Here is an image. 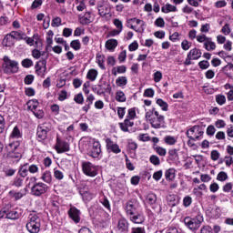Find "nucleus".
Returning <instances> with one entry per match:
<instances>
[{
  "label": "nucleus",
  "instance_id": "51",
  "mask_svg": "<svg viewBox=\"0 0 233 233\" xmlns=\"http://www.w3.org/2000/svg\"><path fill=\"white\" fill-rule=\"evenodd\" d=\"M113 24L115 25L116 30L123 32V22L119 20V18L114 19Z\"/></svg>",
  "mask_w": 233,
  "mask_h": 233
},
{
  "label": "nucleus",
  "instance_id": "49",
  "mask_svg": "<svg viewBox=\"0 0 233 233\" xmlns=\"http://www.w3.org/2000/svg\"><path fill=\"white\" fill-rule=\"evenodd\" d=\"M218 181H227L228 179V175L225 171H220L217 176Z\"/></svg>",
  "mask_w": 233,
  "mask_h": 233
},
{
  "label": "nucleus",
  "instance_id": "61",
  "mask_svg": "<svg viewBox=\"0 0 233 233\" xmlns=\"http://www.w3.org/2000/svg\"><path fill=\"white\" fill-rule=\"evenodd\" d=\"M100 203L105 207V208H107V210H110V201H108V198L106 197H104L102 199H100Z\"/></svg>",
  "mask_w": 233,
  "mask_h": 233
},
{
  "label": "nucleus",
  "instance_id": "23",
  "mask_svg": "<svg viewBox=\"0 0 233 233\" xmlns=\"http://www.w3.org/2000/svg\"><path fill=\"white\" fill-rule=\"evenodd\" d=\"M197 41L198 43H204V46H207V45H211V48H213L214 44H212V38L208 37L207 35H197Z\"/></svg>",
  "mask_w": 233,
  "mask_h": 233
},
{
  "label": "nucleus",
  "instance_id": "2",
  "mask_svg": "<svg viewBox=\"0 0 233 233\" xmlns=\"http://www.w3.org/2000/svg\"><path fill=\"white\" fill-rule=\"evenodd\" d=\"M25 228L29 233H39L41 231V218L36 213H30L27 218Z\"/></svg>",
  "mask_w": 233,
  "mask_h": 233
},
{
  "label": "nucleus",
  "instance_id": "45",
  "mask_svg": "<svg viewBox=\"0 0 233 233\" xmlns=\"http://www.w3.org/2000/svg\"><path fill=\"white\" fill-rule=\"evenodd\" d=\"M157 105H158L164 112H168V103L165 102L163 99L158 98Z\"/></svg>",
  "mask_w": 233,
  "mask_h": 233
},
{
  "label": "nucleus",
  "instance_id": "27",
  "mask_svg": "<svg viewBox=\"0 0 233 233\" xmlns=\"http://www.w3.org/2000/svg\"><path fill=\"white\" fill-rule=\"evenodd\" d=\"M4 214H5L7 219H19L21 216V213H18L15 209L10 211L4 210Z\"/></svg>",
  "mask_w": 233,
  "mask_h": 233
},
{
  "label": "nucleus",
  "instance_id": "32",
  "mask_svg": "<svg viewBox=\"0 0 233 233\" xmlns=\"http://www.w3.org/2000/svg\"><path fill=\"white\" fill-rule=\"evenodd\" d=\"M130 221H132V223H137L139 225L141 223H144L145 217L141 214L130 215Z\"/></svg>",
  "mask_w": 233,
  "mask_h": 233
},
{
  "label": "nucleus",
  "instance_id": "15",
  "mask_svg": "<svg viewBox=\"0 0 233 233\" xmlns=\"http://www.w3.org/2000/svg\"><path fill=\"white\" fill-rule=\"evenodd\" d=\"M68 216L74 221V223H79V221H81V211L76 209V207L69 208Z\"/></svg>",
  "mask_w": 233,
  "mask_h": 233
},
{
  "label": "nucleus",
  "instance_id": "38",
  "mask_svg": "<svg viewBox=\"0 0 233 233\" xmlns=\"http://www.w3.org/2000/svg\"><path fill=\"white\" fill-rule=\"evenodd\" d=\"M14 36H12V33L6 35V36L4 38L3 43L5 46H14Z\"/></svg>",
  "mask_w": 233,
  "mask_h": 233
},
{
  "label": "nucleus",
  "instance_id": "21",
  "mask_svg": "<svg viewBox=\"0 0 233 233\" xmlns=\"http://www.w3.org/2000/svg\"><path fill=\"white\" fill-rule=\"evenodd\" d=\"M117 230L121 233H128V221L125 218L118 220Z\"/></svg>",
  "mask_w": 233,
  "mask_h": 233
},
{
  "label": "nucleus",
  "instance_id": "41",
  "mask_svg": "<svg viewBox=\"0 0 233 233\" xmlns=\"http://www.w3.org/2000/svg\"><path fill=\"white\" fill-rule=\"evenodd\" d=\"M42 181L50 185L52 183V173L50 171H45L41 177Z\"/></svg>",
  "mask_w": 233,
  "mask_h": 233
},
{
  "label": "nucleus",
  "instance_id": "8",
  "mask_svg": "<svg viewBox=\"0 0 233 233\" xmlns=\"http://www.w3.org/2000/svg\"><path fill=\"white\" fill-rule=\"evenodd\" d=\"M52 130V126L50 124H40L37 127L36 136L38 140L45 141L48 137V132Z\"/></svg>",
  "mask_w": 233,
  "mask_h": 233
},
{
  "label": "nucleus",
  "instance_id": "64",
  "mask_svg": "<svg viewBox=\"0 0 233 233\" xmlns=\"http://www.w3.org/2000/svg\"><path fill=\"white\" fill-rule=\"evenodd\" d=\"M127 117V119H135V117H136V109L135 108L128 109Z\"/></svg>",
  "mask_w": 233,
  "mask_h": 233
},
{
  "label": "nucleus",
  "instance_id": "31",
  "mask_svg": "<svg viewBox=\"0 0 233 233\" xmlns=\"http://www.w3.org/2000/svg\"><path fill=\"white\" fill-rule=\"evenodd\" d=\"M167 201L169 207H176L179 203L178 197L177 195H168L167 197Z\"/></svg>",
  "mask_w": 233,
  "mask_h": 233
},
{
  "label": "nucleus",
  "instance_id": "17",
  "mask_svg": "<svg viewBox=\"0 0 233 233\" xmlns=\"http://www.w3.org/2000/svg\"><path fill=\"white\" fill-rule=\"evenodd\" d=\"M79 23L84 25H90V23H94V16L92 13L87 11L84 14V15L79 17Z\"/></svg>",
  "mask_w": 233,
  "mask_h": 233
},
{
  "label": "nucleus",
  "instance_id": "20",
  "mask_svg": "<svg viewBox=\"0 0 233 233\" xmlns=\"http://www.w3.org/2000/svg\"><path fill=\"white\" fill-rule=\"evenodd\" d=\"M157 202V196H156V194L148 193L146 196V203L147 205H150V207H152V208H156V207H157V205L156 204Z\"/></svg>",
  "mask_w": 233,
  "mask_h": 233
},
{
  "label": "nucleus",
  "instance_id": "44",
  "mask_svg": "<svg viewBox=\"0 0 233 233\" xmlns=\"http://www.w3.org/2000/svg\"><path fill=\"white\" fill-rule=\"evenodd\" d=\"M86 77L90 80V81H96V79H97V70L96 69H90L87 72Z\"/></svg>",
  "mask_w": 233,
  "mask_h": 233
},
{
  "label": "nucleus",
  "instance_id": "59",
  "mask_svg": "<svg viewBox=\"0 0 233 233\" xmlns=\"http://www.w3.org/2000/svg\"><path fill=\"white\" fill-rule=\"evenodd\" d=\"M220 156H221V154H219V151H218V150L211 151L210 157H211L212 161H218V159H219Z\"/></svg>",
  "mask_w": 233,
  "mask_h": 233
},
{
  "label": "nucleus",
  "instance_id": "14",
  "mask_svg": "<svg viewBox=\"0 0 233 233\" xmlns=\"http://www.w3.org/2000/svg\"><path fill=\"white\" fill-rule=\"evenodd\" d=\"M99 154H101V144L99 141L94 140L89 151V156H91V157H99Z\"/></svg>",
  "mask_w": 233,
  "mask_h": 233
},
{
  "label": "nucleus",
  "instance_id": "6",
  "mask_svg": "<svg viewBox=\"0 0 233 233\" xmlns=\"http://www.w3.org/2000/svg\"><path fill=\"white\" fill-rule=\"evenodd\" d=\"M127 25L131 30L143 34L145 32V21L136 17L127 20Z\"/></svg>",
  "mask_w": 233,
  "mask_h": 233
},
{
  "label": "nucleus",
  "instance_id": "62",
  "mask_svg": "<svg viewBox=\"0 0 233 233\" xmlns=\"http://www.w3.org/2000/svg\"><path fill=\"white\" fill-rule=\"evenodd\" d=\"M11 136L12 137H15L16 139L19 138L21 137V131L19 130V127H15Z\"/></svg>",
  "mask_w": 233,
  "mask_h": 233
},
{
  "label": "nucleus",
  "instance_id": "12",
  "mask_svg": "<svg viewBox=\"0 0 233 233\" xmlns=\"http://www.w3.org/2000/svg\"><path fill=\"white\" fill-rule=\"evenodd\" d=\"M35 74L39 76V77H45V74H46V60H42L37 62L35 66Z\"/></svg>",
  "mask_w": 233,
  "mask_h": 233
},
{
  "label": "nucleus",
  "instance_id": "26",
  "mask_svg": "<svg viewBox=\"0 0 233 233\" xmlns=\"http://www.w3.org/2000/svg\"><path fill=\"white\" fill-rule=\"evenodd\" d=\"M201 50L200 49H198V48H193L191 49L187 56L193 60V61H198V59H199V57H201Z\"/></svg>",
  "mask_w": 233,
  "mask_h": 233
},
{
  "label": "nucleus",
  "instance_id": "48",
  "mask_svg": "<svg viewBox=\"0 0 233 233\" xmlns=\"http://www.w3.org/2000/svg\"><path fill=\"white\" fill-rule=\"evenodd\" d=\"M149 161H150V163H152V165H155V167L161 165V160L159 159V157H157L156 155H152L149 157Z\"/></svg>",
  "mask_w": 233,
  "mask_h": 233
},
{
  "label": "nucleus",
  "instance_id": "9",
  "mask_svg": "<svg viewBox=\"0 0 233 233\" xmlns=\"http://www.w3.org/2000/svg\"><path fill=\"white\" fill-rule=\"evenodd\" d=\"M82 170L89 177H96L97 176V167L92 164V162H83Z\"/></svg>",
  "mask_w": 233,
  "mask_h": 233
},
{
  "label": "nucleus",
  "instance_id": "22",
  "mask_svg": "<svg viewBox=\"0 0 233 233\" xmlns=\"http://www.w3.org/2000/svg\"><path fill=\"white\" fill-rule=\"evenodd\" d=\"M25 191H26V188L22 189L18 192H16L15 190H11L9 191V197L15 199V201H18V199H21L23 197L26 196V193Z\"/></svg>",
  "mask_w": 233,
  "mask_h": 233
},
{
  "label": "nucleus",
  "instance_id": "43",
  "mask_svg": "<svg viewBox=\"0 0 233 233\" xmlns=\"http://www.w3.org/2000/svg\"><path fill=\"white\" fill-rule=\"evenodd\" d=\"M96 63L98 65V66L102 69L105 70V56L103 55H96Z\"/></svg>",
  "mask_w": 233,
  "mask_h": 233
},
{
  "label": "nucleus",
  "instance_id": "60",
  "mask_svg": "<svg viewBox=\"0 0 233 233\" xmlns=\"http://www.w3.org/2000/svg\"><path fill=\"white\" fill-rule=\"evenodd\" d=\"M77 1V6L76 9L78 10V12H83V10H85V8H86V5H85V0H76Z\"/></svg>",
  "mask_w": 233,
  "mask_h": 233
},
{
  "label": "nucleus",
  "instance_id": "25",
  "mask_svg": "<svg viewBox=\"0 0 233 233\" xmlns=\"http://www.w3.org/2000/svg\"><path fill=\"white\" fill-rule=\"evenodd\" d=\"M11 35L14 39H16V41H25V39H26V33L21 30L12 31Z\"/></svg>",
  "mask_w": 233,
  "mask_h": 233
},
{
  "label": "nucleus",
  "instance_id": "29",
  "mask_svg": "<svg viewBox=\"0 0 233 233\" xmlns=\"http://www.w3.org/2000/svg\"><path fill=\"white\" fill-rule=\"evenodd\" d=\"M96 99V96H94V95H89L86 99V106H84L82 107V109L84 110V112H88V110H90V106H92V104L94 103V100Z\"/></svg>",
  "mask_w": 233,
  "mask_h": 233
},
{
  "label": "nucleus",
  "instance_id": "53",
  "mask_svg": "<svg viewBox=\"0 0 233 233\" xmlns=\"http://www.w3.org/2000/svg\"><path fill=\"white\" fill-rule=\"evenodd\" d=\"M216 101L218 103V105H225V103H227V97L225 96V95H218L216 96Z\"/></svg>",
  "mask_w": 233,
  "mask_h": 233
},
{
  "label": "nucleus",
  "instance_id": "1",
  "mask_svg": "<svg viewBox=\"0 0 233 233\" xmlns=\"http://www.w3.org/2000/svg\"><path fill=\"white\" fill-rule=\"evenodd\" d=\"M145 118L152 128H163L165 127V116L159 115V112L154 107L146 112Z\"/></svg>",
  "mask_w": 233,
  "mask_h": 233
},
{
  "label": "nucleus",
  "instance_id": "39",
  "mask_svg": "<svg viewBox=\"0 0 233 233\" xmlns=\"http://www.w3.org/2000/svg\"><path fill=\"white\" fill-rule=\"evenodd\" d=\"M111 72L113 76H117V74H125L127 72V66H118L116 67H113Z\"/></svg>",
  "mask_w": 233,
  "mask_h": 233
},
{
  "label": "nucleus",
  "instance_id": "54",
  "mask_svg": "<svg viewBox=\"0 0 233 233\" xmlns=\"http://www.w3.org/2000/svg\"><path fill=\"white\" fill-rule=\"evenodd\" d=\"M192 205V197L190 196H186L183 198V206L187 208V207H190Z\"/></svg>",
  "mask_w": 233,
  "mask_h": 233
},
{
  "label": "nucleus",
  "instance_id": "4",
  "mask_svg": "<svg viewBox=\"0 0 233 233\" xmlns=\"http://www.w3.org/2000/svg\"><path fill=\"white\" fill-rule=\"evenodd\" d=\"M20 147L21 143L19 141L9 143L6 147L7 157L10 159H17V161H19V158L22 157Z\"/></svg>",
  "mask_w": 233,
  "mask_h": 233
},
{
  "label": "nucleus",
  "instance_id": "30",
  "mask_svg": "<svg viewBox=\"0 0 233 233\" xmlns=\"http://www.w3.org/2000/svg\"><path fill=\"white\" fill-rule=\"evenodd\" d=\"M161 12L163 14H170V12H177V7L172 5V4L167 3L164 6L161 7Z\"/></svg>",
  "mask_w": 233,
  "mask_h": 233
},
{
  "label": "nucleus",
  "instance_id": "57",
  "mask_svg": "<svg viewBox=\"0 0 233 233\" xmlns=\"http://www.w3.org/2000/svg\"><path fill=\"white\" fill-rule=\"evenodd\" d=\"M190 46H192V43L188 42V40H183L181 43L182 50H190Z\"/></svg>",
  "mask_w": 233,
  "mask_h": 233
},
{
  "label": "nucleus",
  "instance_id": "28",
  "mask_svg": "<svg viewBox=\"0 0 233 233\" xmlns=\"http://www.w3.org/2000/svg\"><path fill=\"white\" fill-rule=\"evenodd\" d=\"M25 183V178L20 176H16L11 182V187H15V188H21Z\"/></svg>",
  "mask_w": 233,
  "mask_h": 233
},
{
  "label": "nucleus",
  "instance_id": "63",
  "mask_svg": "<svg viewBox=\"0 0 233 233\" xmlns=\"http://www.w3.org/2000/svg\"><path fill=\"white\" fill-rule=\"evenodd\" d=\"M168 154L171 157V159H177L179 155L177 154V149H169Z\"/></svg>",
  "mask_w": 233,
  "mask_h": 233
},
{
  "label": "nucleus",
  "instance_id": "33",
  "mask_svg": "<svg viewBox=\"0 0 233 233\" xmlns=\"http://www.w3.org/2000/svg\"><path fill=\"white\" fill-rule=\"evenodd\" d=\"M116 47H117V41L116 39H109L106 42V48L110 52H113V50H116Z\"/></svg>",
  "mask_w": 233,
  "mask_h": 233
},
{
  "label": "nucleus",
  "instance_id": "19",
  "mask_svg": "<svg viewBox=\"0 0 233 233\" xmlns=\"http://www.w3.org/2000/svg\"><path fill=\"white\" fill-rule=\"evenodd\" d=\"M97 10L101 17H105V15H108V14H110V6L104 3L98 4Z\"/></svg>",
  "mask_w": 233,
  "mask_h": 233
},
{
  "label": "nucleus",
  "instance_id": "34",
  "mask_svg": "<svg viewBox=\"0 0 233 233\" xmlns=\"http://www.w3.org/2000/svg\"><path fill=\"white\" fill-rule=\"evenodd\" d=\"M28 164L23 165L18 170V176L25 179L28 176Z\"/></svg>",
  "mask_w": 233,
  "mask_h": 233
},
{
  "label": "nucleus",
  "instance_id": "16",
  "mask_svg": "<svg viewBox=\"0 0 233 233\" xmlns=\"http://www.w3.org/2000/svg\"><path fill=\"white\" fill-rule=\"evenodd\" d=\"M206 215L208 218H211V219H214L216 218H219L221 216V209L218 207H209L207 211Z\"/></svg>",
  "mask_w": 233,
  "mask_h": 233
},
{
  "label": "nucleus",
  "instance_id": "18",
  "mask_svg": "<svg viewBox=\"0 0 233 233\" xmlns=\"http://www.w3.org/2000/svg\"><path fill=\"white\" fill-rule=\"evenodd\" d=\"M106 148L107 150H111L114 154H120L121 148L117 144H114V141L110 138L106 139Z\"/></svg>",
  "mask_w": 233,
  "mask_h": 233
},
{
  "label": "nucleus",
  "instance_id": "13",
  "mask_svg": "<svg viewBox=\"0 0 233 233\" xmlns=\"http://www.w3.org/2000/svg\"><path fill=\"white\" fill-rule=\"evenodd\" d=\"M125 210L127 216H134L137 210V203L136 200L127 201L126 203Z\"/></svg>",
  "mask_w": 233,
  "mask_h": 233
},
{
  "label": "nucleus",
  "instance_id": "24",
  "mask_svg": "<svg viewBox=\"0 0 233 233\" xmlns=\"http://www.w3.org/2000/svg\"><path fill=\"white\" fill-rule=\"evenodd\" d=\"M80 194L84 201H92L94 198V194L90 193L88 187H84V189L80 191Z\"/></svg>",
  "mask_w": 233,
  "mask_h": 233
},
{
  "label": "nucleus",
  "instance_id": "11",
  "mask_svg": "<svg viewBox=\"0 0 233 233\" xmlns=\"http://www.w3.org/2000/svg\"><path fill=\"white\" fill-rule=\"evenodd\" d=\"M55 150L57 152V154H64V152H69L70 144H68L66 141L62 140L61 138H59V137H57L56 142L55 145Z\"/></svg>",
  "mask_w": 233,
  "mask_h": 233
},
{
  "label": "nucleus",
  "instance_id": "7",
  "mask_svg": "<svg viewBox=\"0 0 233 233\" xmlns=\"http://www.w3.org/2000/svg\"><path fill=\"white\" fill-rule=\"evenodd\" d=\"M187 136L192 141H199V137H203V128L199 126H194L187 131Z\"/></svg>",
  "mask_w": 233,
  "mask_h": 233
},
{
  "label": "nucleus",
  "instance_id": "46",
  "mask_svg": "<svg viewBox=\"0 0 233 233\" xmlns=\"http://www.w3.org/2000/svg\"><path fill=\"white\" fill-rule=\"evenodd\" d=\"M164 141L167 145H174L175 143H177V139H176V137L172 136H166L164 137Z\"/></svg>",
  "mask_w": 233,
  "mask_h": 233
},
{
  "label": "nucleus",
  "instance_id": "37",
  "mask_svg": "<svg viewBox=\"0 0 233 233\" xmlns=\"http://www.w3.org/2000/svg\"><path fill=\"white\" fill-rule=\"evenodd\" d=\"M165 177L167 181H172L176 177V169L169 168L165 172Z\"/></svg>",
  "mask_w": 233,
  "mask_h": 233
},
{
  "label": "nucleus",
  "instance_id": "58",
  "mask_svg": "<svg viewBox=\"0 0 233 233\" xmlns=\"http://www.w3.org/2000/svg\"><path fill=\"white\" fill-rule=\"evenodd\" d=\"M155 25L158 26L159 28H164L165 27V19L163 17H158L155 21Z\"/></svg>",
  "mask_w": 233,
  "mask_h": 233
},
{
  "label": "nucleus",
  "instance_id": "3",
  "mask_svg": "<svg viewBox=\"0 0 233 233\" xmlns=\"http://www.w3.org/2000/svg\"><path fill=\"white\" fill-rule=\"evenodd\" d=\"M2 70L4 74L11 75L19 72V62L10 59V56L3 57Z\"/></svg>",
  "mask_w": 233,
  "mask_h": 233
},
{
  "label": "nucleus",
  "instance_id": "35",
  "mask_svg": "<svg viewBox=\"0 0 233 233\" xmlns=\"http://www.w3.org/2000/svg\"><path fill=\"white\" fill-rule=\"evenodd\" d=\"M127 83L128 79L127 78V76H119L116 79V86H120L121 88L127 86Z\"/></svg>",
  "mask_w": 233,
  "mask_h": 233
},
{
  "label": "nucleus",
  "instance_id": "36",
  "mask_svg": "<svg viewBox=\"0 0 233 233\" xmlns=\"http://www.w3.org/2000/svg\"><path fill=\"white\" fill-rule=\"evenodd\" d=\"M37 106H39V101L36 99L29 100L27 102V108L28 110H31V112L37 110Z\"/></svg>",
  "mask_w": 233,
  "mask_h": 233
},
{
  "label": "nucleus",
  "instance_id": "55",
  "mask_svg": "<svg viewBox=\"0 0 233 233\" xmlns=\"http://www.w3.org/2000/svg\"><path fill=\"white\" fill-rule=\"evenodd\" d=\"M74 101L76 102L78 105H83V103H85V97H83V94L79 93L75 96Z\"/></svg>",
  "mask_w": 233,
  "mask_h": 233
},
{
  "label": "nucleus",
  "instance_id": "5",
  "mask_svg": "<svg viewBox=\"0 0 233 233\" xmlns=\"http://www.w3.org/2000/svg\"><path fill=\"white\" fill-rule=\"evenodd\" d=\"M184 223L187 228L190 230H198L199 227H201V224L203 223V217L201 216H197L196 218H190V217H186L184 218Z\"/></svg>",
  "mask_w": 233,
  "mask_h": 233
},
{
  "label": "nucleus",
  "instance_id": "47",
  "mask_svg": "<svg viewBox=\"0 0 233 233\" xmlns=\"http://www.w3.org/2000/svg\"><path fill=\"white\" fill-rule=\"evenodd\" d=\"M54 177H56L58 181H61L65 177V174L57 168L54 169Z\"/></svg>",
  "mask_w": 233,
  "mask_h": 233
},
{
  "label": "nucleus",
  "instance_id": "40",
  "mask_svg": "<svg viewBox=\"0 0 233 233\" xmlns=\"http://www.w3.org/2000/svg\"><path fill=\"white\" fill-rule=\"evenodd\" d=\"M153 149L155 150V152H157L158 156H161L162 157H165V156H167V149L165 147L154 145Z\"/></svg>",
  "mask_w": 233,
  "mask_h": 233
},
{
  "label": "nucleus",
  "instance_id": "50",
  "mask_svg": "<svg viewBox=\"0 0 233 233\" xmlns=\"http://www.w3.org/2000/svg\"><path fill=\"white\" fill-rule=\"evenodd\" d=\"M22 66L24 68H30V66H34V61L30 58H25L22 60Z\"/></svg>",
  "mask_w": 233,
  "mask_h": 233
},
{
  "label": "nucleus",
  "instance_id": "52",
  "mask_svg": "<svg viewBox=\"0 0 233 233\" xmlns=\"http://www.w3.org/2000/svg\"><path fill=\"white\" fill-rule=\"evenodd\" d=\"M70 46L76 51L81 50V42L79 40H73L70 43Z\"/></svg>",
  "mask_w": 233,
  "mask_h": 233
},
{
  "label": "nucleus",
  "instance_id": "56",
  "mask_svg": "<svg viewBox=\"0 0 233 233\" xmlns=\"http://www.w3.org/2000/svg\"><path fill=\"white\" fill-rule=\"evenodd\" d=\"M33 114L37 119H43L45 117V111H43L42 109H35V111H33Z\"/></svg>",
  "mask_w": 233,
  "mask_h": 233
},
{
  "label": "nucleus",
  "instance_id": "42",
  "mask_svg": "<svg viewBox=\"0 0 233 233\" xmlns=\"http://www.w3.org/2000/svg\"><path fill=\"white\" fill-rule=\"evenodd\" d=\"M116 100L118 103H125L127 101V95L123 91H117L116 93Z\"/></svg>",
  "mask_w": 233,
  "mask_h": 233
},
{
  "label": "nucleus",
  "instance_id": "10",
  "mask_svg": "<svg viewBox=\"0 0 233 233\" xmlns=\"http://www.w3.org/2000/svg\"><path fill=\"white\" fill-rule=\"evenodd\" d=\"M48 186L43 182H38L35 183L32 187H31V192L33 196H43V194H46L48 192Z\"/></svg>",
  "mask_w": 233,
  "mask_h": 233
}]
</instances>
